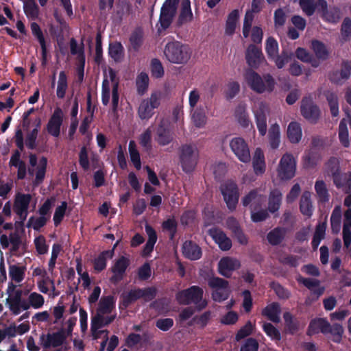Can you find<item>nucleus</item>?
Returning <instances> with one entry per match:
<instances>
[{"label": "nucleus", "mask_w": 351, "mask_h": 351, "mask_svg": "<svg viewBox=\"0 0 351 351\" xmlns=\"http://www.w3.org/2000/svg\"><path fill=\"white\" fill-rule=\"evenodd\" d=\"M204 291L202 287L192 285L187 289L179 291L176 294V300L180 305L194 304L197 312H200L208 304L207 299L204 298Z\"/></svg>", "instance_id": "1"}, {"label": "nucleus", "mask_w": 351, "mask_h": 351, "mask_svg": "<svg viewBox=\"0 0 351 351\" xmlns=\"http://www.w3.org/2000/svg\"><path fill=\"white\" fill-rule=\"evenodd\" d=\"M164 54L171 63L184 64L190 60L192 51L188 45L178 40H173L166 44Z\"/></svg>", "instance_id": "2"}, {"label": "nucleus", "mask_w": 351, "mask_h": 351, "mask_svg": "<svg viewBox=\"0 0 351 351\" xmlns=\"http://www.w3.org/2000/svg\"><path fill=\"white\" fill-rule=\"evenodd\" d=\"M245 80L250 88L258 94L265 91L271 93L275 87V81L271 75L267 74L263 79L259 74L252 69L246 71Z\"/></svg>", "instance_id": "3"}, {"label": "nucleus", "mask_w": 351, "mask_h": 351, "mask_svg": "<svg viewBox=\"0 0 351 351\" xmlns=\"http://www.w3.org/2000/svg\"><path fill=\"white\" fill-rule=\"evenodd\" d=\"M179 0H165L161 8L158 19V32L160 34L162 31L168 29L177 13Z\"/></svg>", "instance_id": "4"}, {"label": "nucleus", "mask_w": 351, "mask_h": 351, "mask_svg": "<svg viewBox=\"0 0 351 351\" xmlns=\"http://www.w3.org/2000/svg\"><path fill=\"white\" fill-rule=\"evenodd\" d=\"M208 285L211 289H215L211 293L214 301L221 302L229 298L230 290L228 280L213 276L208 279Z\"/></svg>", "instance_id": "5"}, {"label": "nucleus", "mask_w": 351, "mask_h": 351, "mask_svg": "<svg viewBox=\"0 0 351 351\" xmlns=\"http://www.w3.org/2000/svg\"><path fill=\"white\" fill-rule=\"evenodd\" d=\"M160 105V97L158 93H152L150 97L144 99L139 104L137 114L141 120H148L154 114V109Z\"/></svg>", "instance_id": "6"}, {"label": "nucleus", "mask_w": 351, "mask_h": 351, "mask_svg": "<svg viewBox=\"0 0 351 351\" xmlns=\"http://www.w3.org/2000/svg\"><path fill=\"white\" fill-rule=\"evenodd\" d=\"M300 112L302 117L313 124L317 123L321 118L319 107L310 97H305L301 101Z\"/></svg>", "instance_id": "7"}, {"label": "nucleus", "mask_w": 351, "mask_h": 351, "mask_svg": "<svg viewBox=\"0 0 351 351\" xmlns=\"http://www.w3.org/2000/svg\"><path fill=\"white\" fill-rule=\"evenodd\" d=\"M174 138V132L168 121L162 119L156 128L155 141L160 146L171 143Z\"/></svg>", "instance_id": "8"}, {"label": "nucleus", "mask_w": 351, "mask_h": 351, "mask_svg": "<svg viewBox=\"0 0 351 351\" xmlns=\"http://www.w3.org/2000/svg\"><path fill=\"white\" fill-rule=\"evenodd\" d=\"M221 192L227 207L230 210H235L239 201L238 186L232 181H228L221 186Z\"/></svg>", "instance_id": "9"}, {"label": "nucleus", "mask_w": 351, "mask_h": 351, "mask_svg": "<svg viewBox=\"0 0 351 351\" xmlns=\"http://www.w3.org/2000/svg\"><path fill=\"white\" fill-rule=\"evenodd\" d=\"M66 338L67 335H66L65 330L61 328L56 332L47 333V335L42 334L40 336V342L43 348L47 350L62 346Z\"/></svg>", "instance_id": "10"}, {"label": "nucleus", "mask_w": 351, "mask_h": 351, "mask_svg": "<svg viewBox=\"0 0 351 351\" xmlns=\"http://www.w3.org/2000/svg\"><path fill=\"white\" fill-rule=\"evenodd\" d=\"M64 114L62 110L57 107L47 124V131L51 136L58 138L60 134V129L63 123Z\"/></svg>", "instance_id": "11"}, {"label": "nucleus", "mask_w": 351, "mask_h": 351, "mask_svg": "<svg viewBox=\"0 0 351 351\" xmlns=\"http://www.w3.org/2000/svg\"><path fill=\"white\" fill-rule=\"evenodd\" d=\"M318 12L326 21L332 23H337L341 19V12L338 8L332 7L328 9V4L325 0L317 1Z\"/></svg>", "instance_id": "12"}, {"label": "nucleus", "mask_w": 351, "mask_h": 351, "mask_svg": "<svg viewBox=\"0 0 351 351\" xmlns=\"http://www.w3.org/2000/svg\"><path fill=\"white\" fill-rule=\"evenodd\" d=\"M130 263V260L123 256L117 259L111 267L113 275L110 278V282L117 283L122 280Z\"/></svg>", "instance_id": "13"}, {"label": "nucleus", "mask_w": 351, "mask_h": 351, "mask_svg": "<svg viewBox=\"0 0 351 351\" xmlns=\"http://www.w3.org/2000/svg\"><path fill=\"white\" fill-rule=\"evenodd\" d=\"M208 234L222 251H228L232 247L231 239L221 229L212 228L209 229Z\"/></svg>", "instance_id": "14"}, {"label": "nucleus", "mask_w": 351, "mask_h": 351, "mask_svg": "<svg viewBox=\"0 0 351 351\" xmlns=\"http://www.w3.org/2000/svg\"><path fill=\"white\" fill-rule=\"evenodd\" d=\"M269 108L264 102L258 104V109L254 111L255 121L257 129L261 136H265L267 132V116Z\"/></svg>", "instance_id": "15"}, {"label": "nucleus", "mask_w": 351, "mask_h": 351, "mask_svg": "<svg viewBox=\"0 0 351 351\" xmlns=\"http://www.w3.org/2000/svg\"><path fill=\"white\" fill-rule=\"evenodd\" d=\"M239 266L240 263L237 260L229 256L223 257L218 263V271L221 276L229 278L232 272Z\"/></svg>", "instance_id": "16"}, {"label": "nucleus", "mask_w": 351, "mask_h": 351, "mask_svg": "<svg viewBox=\"0 0 351 351\" xmlns=\"http://www.w3.org/2000/svg\"><path fill=\"white\" fill-rule=\"evenodd\" d=\"M245 58L250 67H258L263 58L261 49L254 45H250L246 50Z\"/></svg>", "instance_id": "17"}, {"label": "nucleus", "mask_w": 351, "mask_h": 351, "mask_svg": "<svg viewBox=\"0 0 351 351\" xmlns=\"http://www.w3.org/2000/svg\"><path fill=\"white\" fill-rule=\"evenodd\" d=\"M183 256L191 261L199 260L202 255L201 247L192 241H186L182 245Z\"/></svg>", "instance_id": "18"}, {"label": "nucleus", "mask_w": 351, "mask_h": 351, "mask_svg": "<svg viewBox=\"0 0 351 351\" xmlns=\"http://www.w3.org/2000/svg\"><path fill=\"white\" fill-rule=\"evenodd\" d=\"M329 327L330 323L326 319L315 318L310 322L306 334L308 336H312L319 332L326 335Z\"/></svg>", "instance_id": "19"}, {"label": "nucleus", "mask_w": 351, "mask_h": 351, "mask_svg": "<svg viewBox=\"0 0 351 351\" xmlns=\"http://www.w3.org/2000/svg\"><path fill=\"white\" fill-rule=\"evenodd\" d=\"M29 165L32 167L36 166V181L38 183L42 182L46 173L47 165V158L43 156L38 163L37 155H29Z\"/></svg>", "instance_id": "20"}, {"label": "nucleus", "mask_w": 351, "mask_h": 351, "mask_svg": "<svg viewBox=\"0 0 351 351\" xmlns=\"http://www.w3.org/2000/svg\"><path fill=\"white\" fill-rule=\"evenodd\" d=\"M32 195L29 193H17L15 196L13 209L16 215H21L27 211Z\"/></svg>", "instance_id": "21"}, {"label": "nucleus", "mask_w": 351, "mask_h": 351, "mask_svg": "<svg viewBox=\"0 0 351 351\" xmlns=\"http://www.w3.org/2000/svg\"><path fill=\"white\" fill-rule=\"evenodd\" d=\"M351 75V66L348 64L342 65L340 70L333 71L329 75L330 80L337 85H342Z\"/></svg>", "instance_id": "22"}, {"label": "nucleus", "mask_w": 351, "mask_h": 351, "mask_svg": "<svg viewBox=\"0 0 351 351\" xmlns=\"http://www.w3.org/2000/svg\"><path fill=\"white\" fill-rule=\"evenodd\" d=\"M334 184L337 189H342L344 193H351V172L341 173L340 171L332 176Z\"/></svg>", "instance_id": "23"}, {"label": "nucleus", "mask_w": 351, "mask_h": 351, "mask_svg": "<svg viewBox=\"0 0 351 351\" xmlns=\"http://www.w3.org/2000/svg\"><path fill=\"white\" fill-rule=\"evenodd\" d=\"M300 211L308 219L313 216L314 207L311 201V193L308 191H305L300 197Z\"/></svg>", "instance_id": "24"}, {"label": "nucleus", "mask_w": 351, "mask_h": 351, "mask_svg": "<svg viewBox=\"0 0 351 351\" xmlns=\"http://www.w3.org/2000/svg\"><path fill=\"white\" fill-rule=\"evenodd\" d=\"M193 19V13L191 9V2L189 0H184L181 4L180 12L176 21V26L182 27L184 24L191 21Z\"/></svg>", "instance_id": "25"}, {"label": "nucleus", "mask_w": 351, "mask_h": 351, "mask_svg": "<svg viewBox=\"0 0 351 351\" xmlns=\"http://www.w3.org/2000/svg\"><path fill=\"white\" fill-rule=\"evenodd\" d=\"M348 124L351 126V113L346 112V117L341 121L339 126V137L341 143L345 146L349 145V132Z\"/></svg>", "instance_id": "26"}, {"label": "nucleus", "mask_w": 351, "mask_h": 351, "mask_svg": "<svg viewBox=\"0 0 351 351\" xmlns=\"http://www.w3.org/2000/svg\"><path fill=\"white\" fill-rule=\"evenodd\" d=\"M140 299L138 288L130 289L128 292H123L120 295L119 308L126 309L130 304Z\"/></svg>", "instance_id": "27"}, {"label": "nucleus", "mask_w": 351, "mask_h": 351, "mask_svg": "<svg viewBox=\"0 0 351 351\" xmlns=\"http://www.w3.org/2000/svg\"><path fill=\"white\" fill-rule=\"evenodd\" d=\"M280 307L278 302H272L262 310V315L274 323L280 322Z\"/></svg>", "instance_id": "28"}, {"label": "nucleus", "mask_w": 351, "mask_h": 351, "mask_svg": "<svg viewBox=\"0 0 351 351\" xmlns=\"http://www.w3.org/2000/svg\"><path fill=\"white\" fill-rule=\"evenodd\" d=\"M23 295V291L18 289L14 293H10L6 299V304L8 305L9 309L14 315H17L21 313V310L18 308V304L21 302Z\"/></svg>", "instance_id": "29"}, {"label": "nucleus", "mask_w": 351, "mask_h": 351, "mask_svg": "<svg viewBox=\"0 0 351 351\" xmlns=\"http://www.w3.org/2000/svg\"><path fill=\"white\" fill-rule=\"evenodd\" d=\"M113 255V250H104L101 252L97 258L93 260V268L97 273L104 270L107 265V259L111 258Z\"/></svg>", "instance_id": "30"}, {"label": "nucleus", "mask_w": 351, "mask_h": 351, "mask_svg": "<svg viewBox=\"0 0 351 351\" xmlns=\"http://www.w3.org/2000/svg\"><path fill=\"white\" fill-rule=\"evenodd\" d=\"M230 147L234 154H250L248 145L243 138H233L230 142Z\"/></svg>", "instance_id": "31"}, {"label": "nucleus", "mask_w": 351, "mask_h": 351, "mask_svg": "<svg viewBox=\"0 0 351 351\" xmlns=\"http://www.w3.org/2000/svg\"><path fill=\"white\" fill-rule=\"evenodd\" d=\"M234 116L241 127L246 128L249 126L250 121L245 104H240L237 106Z\"/></svg>", "instance_id": "32"}, {"label": "nucleus", "mask_w": 351, "mask_h": 351, "mask_svg": "<svg viewBox=\"0 0 351 351\" xmlns=\"http://www.w3.org/2000/svg\"><path fill=\"white\" fill-rule=\"evenodd\" d=\"M315 191L319 202L326 203L329 201L330 194L324 181L317 180L315 183Z\"/></svg>", "instance_id": "33"}, {"label": "nucleus", "mask_w": 351, "mask_h": 351, "mask_svg": "<svg viewBox=\"0 0 351 351\" xmlns=\"http://www.w3.org/2000/svg\"><path fill=\"white\" fill-rule=\"evenodd\" d=\"M287 134L291 143H298L302 136L300 124L298 122L290 123L287 130Z\"/></svg>", "instance_id": "34"}, {"label": "nucleus", "mask_w": 351, "mask_h": 351, "mask_svg": "<svg viewBox=\"0 0 351 351\" xmlns=\"http://www.w3.org/2000/svg\"><path fill=\"white\" fill-rule=\"evenodd\" d=\"M23 10L27 17L31 20H36L39 16V7L35 0H25Z\"/></svg>", "instance_id": "35"}, {"label": "nucleus", "mask_w": 351, "mask_h": 351, "mask_svg": "<svg viewBox=\"0 0 351 351\" xmlns=\"http://www.w3.org/2000/svg\"><path fill=\"white\" fill-rule=\"evenodd\" d=\"M182 170L185 173L192 172L197 162V155H180Z\"/></svg>", "instance_id": "36"}, {"label": "nucleus", "mask_w": 351, "mask_h": 351, "mask_svg": "<svg viewBox=\"0 0 351 351\" xmlns=\"http://www.w3.org/2000/svg\"><path fill=\"white\" fill-rule=\"evenodd\" d=\"M114 308V300L112 295L101 298L99 301L97 313L101 315L110 313Z\"/></svg>", "instance_id": "37"}, {"label": "nucleus", "mask_w": 351, "mask_h": 351, "mask_svg": "<svg viewBox=\"0 0 351 351\" xmlns=\"http://www.w3.org/2000/svg\"><path fill=\"white\" fill-rule=\"evenodd\" d=\"M26 267L17 265H10L9 276L12 280L16 283L21 282L25 275Z\"/></svg>", "instance_id": "38"}, {"label": "nucleus", "mask_w": 351, "mask_h": 351, "mask_svg": "<svg viewBox=\"0 0 351 351\" xmlns=\"http://www.w3.org/2000/svg\"><path fill=\"white\" fill-rule=\"evenodd\" d=\"M21 155H12L10 160V165L18 169V180H23L27 173V167L25 162L20 159Z\"/></svg>", "instance_id": "39"}, {"label": "nucleus", "mask_w": 351, "mask_h": 351, "mask_svg": "<svg viewBox=\"0 0 351 351\" xmlns=\"http://www.w3.org/2000/svg\"><path fill=\"white\" fill-rule=\"evenodd\" d=\"M269 143L272 149H276L280 145V127L278 124L274 123L271 125L268 132Z\"/></svg>", "instance_id": "40"}, {"label": "nucleus", "mask_w": 351, "mask_h": 351, "mask_svg": "<svg viewBox=\"0 0 351 351\" xmlns=\"http://www.w3.org/2000/svg\"><path fill=\"white\" fill-rule=\"evenodd\" d=\"M326 100L330 107L331 115L333 117H337L339 115V101L337 95L332 91H326L325 93Z\"/></svg>", "instance_id": "41"}, {"label": "nucleus", "mask_w": 351, "mask_h": 351, "mask_svg": "<svg viewBox=\"0 0 351 351\" xmlns=\"http://www.w3.org/2000/svg\"><path fill=\"white\" fill-rule=\"evenodd\" d=\"M239 17V10H233L228 16L226 23V34L232 35L234 33L237 22Z\"/></svg>", "instance_id": "42"}, {"label": "nucleus", "mask_w": 351, "mask_h": 351, "mask_svg": "<svg viewBox=\"0 0 351 351\" xmlns=\"http://www.w3.org/2000/svg\"><path fill=\"white\" fill-rule=\"evenodd\" d=\"M282 194L278 190H274L269 197L268 209L274 213L278 210L281 203Z\"/></svg>", "instance_id": "43"}, {"label": "nucleus", "mask_w": 351, "mask_h": 351, "mask_svg": "<svg viewBox=\"0 0 351 351\" xmlns=\"http://www.w3.org/2000/svg\"><path fill=\"white\" fill-rule=\"evenodd\" d=\"M124 48L120 42L110 43L108 54L115 62H119L123 56Z\"/></svg>", "instance_id": "44"}, {"label": "nucleus", "mask_w": 351, "mask_h": 351, "mask_svg": "<svg viewBox=\"0 0 351 351\" xmlns=\"http://www.w3.org/2000/svg\"><path fill=\"white\" fill-rule=\"evenodd\" d=\"M311 48L318 59L325 60L328 58L329 53L325 45L320 41L317 40H313Z\"/></svg>", "instance_id": "45"}, {"label": "nucleus", "mask_w": 351, "mask_h": 351, "mask_svg": "<svg viewBox=\"0 0 351 351\" xmlns=\"http://www.w3.org/2000/svg\"><path fill=\"white\" fill-rule=\"evenodd\" d=\"M36 127L29 132L25 138V145L29 149H34L36 147V139L38 133V128L40 126L41 121L40 118H37Z\"/></svg>", "instance_id": "46"}, {"label": "nucleus", "mask_w": 351, "mask_h": 351, "mask_svg": "<svg viewBox=\"0 0 351 351\" xmlns=\"http://www.w3.org/2000/svg\"><path fill=\"white\" fill-rule=\"evenodd\" d=\"M143 34L140 29H136L131 34L129 40L132 49L138 51L143 44Z\"/></svg>", "instance_id": "47"}, {"label": "nucleus", "mask_w": 351, "mask_h": 351, "mask_svg": "<svg viewBox=\"0 0 351 351\" xmlns=\"http://www.w3.org/2000/svg\"><path fill=\"white\" fill-rule=\"evenodd\" d=\"M341 221V213L339 207L334 208L330 216V225L333 233L337 234L340 231Z\"/></svg>", "instance_id": "48"}, {"label": "nucleus", "mask_w": 351, "mask_h": 351, "mask_svg": "<svg viewBox=\"0 0 351 351\" xmlns=\"http://www.w3.org/2000/svg\"><path fill=\"white\" fill-rule=\"evenodd\" d=\"M70 51L73 56H77V61L85 60L84 45L82 43L80 46L77 45V40L74 38L70 40Z\"/></svg>", "instance_id": "49"}, {"label": "nucleus", "mask_w": 351, "mask_h": 351, "mask_svg": "<svg viewBox=\"0 0 351 351\" xmlns=\"http://www.w3.org/2000/svg\"><path fill=\"white\" fill-rule=\"evenodd\" d=\"M162 228L163 231L169 232L170 239H173L178 228V222L174 217L169 218L162 223Z\"/></svg>", "instance_id": "50"}, {"label": "nucleus", "mask_w": 351, "mask_h": 351, "mask_svg": "<svg viewBox=\"0 0 351 351\" xmlns=\"http://www.w3.org/2000/svg\"><path fill=\"white\" fill-rule=\"evenodd\" d=\"M206 116L202 108H196L193 110L192 121L197 128H202L206 123Z\"/></svg>", "instance_id": "51"}, {"label": "nucleus", "mask_w": 351, "mask_h": 351, "mask_svg": "<svg viewBox=\"0 0 351 351\" xmlns=\"http://www.w3.org/2000/svg\"><path fill=\"white\" fill-rule=\"evenodd\" d=\"M67 87L68 84L66 75L64 71H61L59 74V79L56 90V95L59 99H63L64 97Z\"/></svg>", "instance_id": "52"}, {"label": "nucleus", "mask_w": 351, "mask_h": 351, "mask_svg": "<svg viewBox=\"0 0 351 351\" xmlns=\"http://www.w3.org/2000/svg\"><path fill=\"white\" fill-rule=\"evenodd\" d=\"M136 87L138 94L143 95L145 93L149 86V77L145 73H141L136 78Z\"/></svg>", "instance_id": "53"}, {"label": "nucleus", "mask_w": 351, "mask_h": 351, "mask_svg": "<svg viewBox=\"0 0 351 351\" xmlns=\"http://www.w3.org/2000/svg\"><path fill=\"white\" fill-rule=\"evenodd\" d=\"M299 3L301 9L307 16H312L316 10L318 11L317 1L300 0Z\"/></svg>", "instance_id": "54"}, {"label": "nucleus", "mask_w": 351, "mask_h": 351, "mask_svg": "<svg viewBox=\"0 0 351 351\" xmlns=\"http://www.w3.org/2000/svg\"><path fill=\"white\" fill-rule=\"evenodd\" d=\"M253 168L254 173L258 176L262 175L265 171V155H254Z\"/></svg>", "instance_id": "55"}, {"label": "nucleus", "mask_w": 351, "mask_h": 351, "mask_svg": "<svg viewBox=\"0 0 351 351\" xmlns=\"http://www.w3.org/2000/svg\"><path fill=\"white\" fill-rule=\"evenodd\" d=\"M67 209V202L65 201H63L61 202V204L58 206L55 210L53 220L55 226H59L61 222L62 221L64 215L66 214V211Z\"/></svg>", "instance_id": "56"}, {"label": "nucleus", "mask_w": 351, "mask_h": 351, "mask_svg": "<svg viewBox=\"0 0 351 351\" xmlns=\"http://www.w3.org/2000/svg\"><path fill=\"white\" fill-rule=\"evenodd\" d=\"M140 299H143L145 302H149L154 300L158 293L155 287H148L145 288H138Z\"/></svg>", "instance_id": "57"}, {"label": "nucleus", "mask_w": 351, "mask_h": 351, "mask_svg": "<svg viewBox=\"0 0 351 351\" xmlns=\"http://www.w3.org/2000/svg\"><path fill=\"white\" fill-rule=\"evenodd\" d=\"M139 144L145 152H149L152 149V131L150 128H147L140 135Z\"/></svg>", "instance_id": "58"}, {"label": "nucleus", "mask_w": 351, "mask_h": 351, "mask_svg": "<svg viewBox=\"0 0 351 351\" xmlns=\"http://www.w3.org/2000/svg\"><path fill=\"white\" fill-rule=\"evenodd\" d=\"M265 50L269 58H274L278 54V45L273 37H269L266 40Z\"/></svg>", "instance_id": "59"}, {"label": "nucleus", "mask_w": 351, "mask_h": 351, "mask_svg": "<svg viewBox=\"0 0 351 351\" xmlns=\"http://www.w3.org/2000/svg\"><path fill=\"white\" fill-rule=\"evenodd\" d=\"M331 334L333 337L332 341L335 343H340L342 339V335L343 334V328L339 324H334L332 326L330 324V327L328 329L327 334Z\"/></svg>", "instance_id": "60"}, {"label": "nucleus", "mask_w": 351, "mask_h": 351, "mask_svg": "<svg viewBox=\"0 0 351 351\" xmlns=\"http://www.w3.org/2000/svg\"><path fill=\"white\" fill-rule=\"evenodd\" d=\"M212 313L210 311H206L200 315H195L192 319V322L199 325L202 328L207 326L211 319Z\"/></svg>", "instance_id": "61"}, {"label": "nucleus", "mask_w": 351, "mask_h": 351, "mask_svg": "<svg viewBox=\"0 0 351 351\" xmlns=\"http://www.w3.org/2000/svg\"><path fill=\"white\" fill-rule=\"evenodd\" d=\"M254 326L250 321H247L246 324L242 326L237 332L235 339L239 341L241 339L250 335L253 331Z\"/></svg>", "instance_id": "62"}, {"label": "nucleus", "mask_w": 351, "mask_h": 351, "mask_svg": "<svg viewBox=\"0 0 351 351\" xmlns=\"http://www.w3.org/2000/svg\"><path fill=\"white\" fill-rule=\"evenodd\" d=\"M151 72L152 75L155 78H160L164 75V68L158 59L154 58L152 60Z\"/></svg>", "instance_id": "63"}, {"label": "nucleus", "mask_w": 351, "mask_h": 351, "mask_svg": "<svg viewBox=\"0 0 351 351\" xmlns=\"http://www.w3.org/2000/svg\"><path fill=\"white\" fill-rule=\"evenodd\" d=\"M28 301L34 308L38 309L43 306L45 299L42 295L32 292L29 295Z\"/></svg>", "instance_id": "64"}]
</instances>
